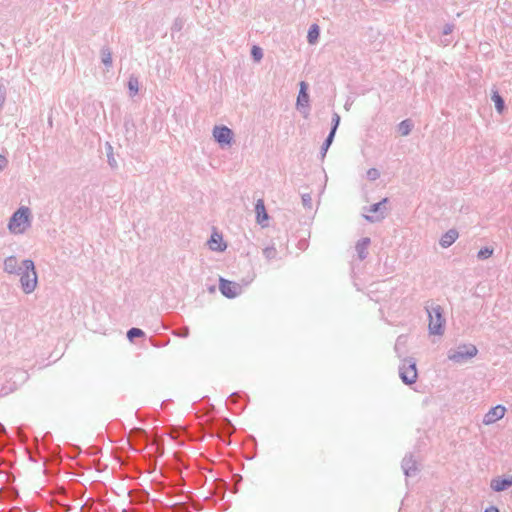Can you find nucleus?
Returning <instances> with one entry per match:
<instances>
[{
  "instance_id": "nucleus-1",
  "label": "nucleus",
  "mask_w": 512,
  "mask_h": 512,
  "mask_svg": "<svg viewBox=\"0 0 512 512\" xmlns=\"http://www.w3.org/2000/svg\"><path fill=\"white\" fill-rule=\"evenodd\" d=\"M30 225V210L27 207L19 208L9 222V230L14 234L23 233Z\"/></svg>"
},
{
  "instance_id": "nucleus-2",
  "label": "nucleus",
  "mask_w": 512,
  "mask_h": 512,
  "mask_svg": "<svg viewBox=\"0 0 512 512\" xmlns=\"http://www.w3.org/2000/svg\"><path fill=\"white\" fill-rule=\"evenodd\" d=\"M24 271L21 274V285L25 293H31L37 286V275L34 263L31 260L23 261Z\"/></svg>"
},
{
  "instance_id": "nucleus-3",
  "label": "nucleus",
  "mask_w": 512,
  "mask_h": 512,
  "mask_svg": "<svg viewBox=\"0 0 512 512\" xmlns=\"http://www.w3.org/2000/svg\"><path fill=\"white\" fill-rule=\"evenodd\" d=\"M429 330L431 334H443L444 319L439 306L432 307L429 311Z\"/></svg>"
},
{
  "instance_id": "nucleus-4",
  "label": "nucleus",
  "mask_w": 512,
  "mask_h": 512,
  "mask_svg": "<svg viewBox=\"0 0 512 512\" xmlns=\"http://www.w3.org/2000/svg\"><path fill=\"white\" fill-rule=\"evenodd\" d=\"M417 369L414 362L404 360L400 367V377L405 384H413L417 380Z\"/></svg>"
},
{
  "instance_id": "nucleus-5",
  "label": "nucleus",
  "mask_w": 512,
  "mask_h": 512,
  "mask_svg": "<svg viewBox=\"0 0 512 512\" xmlns=\"http://www.w3.org/2000/svg\"><path fill=\"white\" fill-rule=\"evenodd\" d=\"M477 354V348L474 345L462 346L458 351L449 355V359L454 362H462L465 359L472 358Z\"/></svg>"
},
{
  "instance_id": "nucleus-6",
  "label": "nucleus",
  "mask_w": 512,
  "mask_h": 512,
  "mask_svg": "<svg viewBox=\"0 0 512 512\" xmlns=\"http://www.w3.org/2000/svg\"><path fill=\"white\" fill-rule=\"evenodd\" d=\"M219 289L227 298H234L240 293V286L237 283L220 278Z\"/></svg>"
},
{
  "instance_id": "nucleus-7",
  "label": "nucleus",
  "mask_w": 512,
  "mask_h": 512,
  "mask_svg": "<svg viewBox=\"0 0 512 512\" xmlns=\"http://www.w3.org/2000/svg\"><path fill=\"white\" fill-rule=\"evenodd\" d=\"M232 131L226 126L215 127L213 136L216 141L221 145H228L232 140Z\"/></svg>"
},
{
  "instance_id": "nucleus-8",
  "label": "nucleus",
  "mask_w": 512,
  "mask_h": 512,
  "mask_svg": "<svg viewBox=\"0 0 512 512\" xmlns=\"http://www.w3.org/2000/svg\"><path fill=\"white\" fill-rule=\"evenodd\" d=\"M506 408L502 405H497L491 408L486 415L484 416L483 422L486 425L492 424L500 419H502L505 415Z\"/></svg>"
},
{
  "instance_id": "nucleus-9",
  "label": "nucleus",
  "mask_w": 512,
  "mask_h": 512,
  "mask_svg": "<svg viewBox=\"0 0 512 512\" xmlns=\"http://www.w3.org/2000/svg\"><path fill=\"white\" fill-rule=\"evenodd\" d=\"M255 211H256L257 223L259 225H261L262 227H266L269 217H268L265 205H264V201L262 199H259L257 201L256 206H255Z\"/></svg>"
},
{
  "instance_id": "nucleus-10",
  "label": "nucleus",
  "mask_w": 512,
  "mask_h": 512,
  "mask_svg": "<svg viewBox=\"0 0 512 512\" xmlns=\"http://www.w3.org/2000/svg\"><path fill=\"white\" fill-rule=\"evenodd\" d=\"M210 249L214 251H223L226 248V244L223 241V238L218 233H213L208 242Z\"/></svg>"
},
{
  "instance_id": "nucleus-11",
  "label": "nucleus",
  "mask_w": 512,
  "mask_h": 512,
  "mask_svg": "<svg viewBox=\"0 0 512 512\" xmlns=\"http://www.w3.org/2000/svg\"><path fill=\"white\" fill-rule=\"evenodd\" d=\"M511 485H512V478H509V479L496 478L491 481V488L497 492L503 491L506 488L510 487Z\"/></svg>"
},
{
  "instance_id": "nucleus-12",
  "label": "nucleus",
  "mask_w": 512,
  "mask_h": 512,
  "mask_svg": "<svg viewBox=\"0 0 512 512\" xmlns=\"http://www.w3.org/2000/svg\"><path fill=\"white\" fill-rule=\"evenodd\" d=\"M458 238V232L454 229L447 231L441 238L440 244L442 247H449Z\"/></svg>"
},
{
  "instance_id": "nucleus-13",
  "label": "nucleus",
  "mask_w": 512,
  "mask_h": 512,
  "mask_svg": "<svg viewBox=\"0 0 512 512\" xmlns=\"http://www.w3.org/2000/svg\"><path fill=\"white\" fill-rule=\"evenodd\" d=\"M309 101V96L307 93V84L305 82L300 83V91L297 97V105L298 106H307Z\"/></svg>"
},
{
  "instance_id": "nucleus-14",
  "label": "nucleus",
  "mask_w": 512,
  "mask_h": 512,
  "mask_svg": "<svg viewBox=\"0 0 512 512\" xmlns=\"http://www.w3.org/2000/svg\"><path fill=\"white\" fill-rule=\"evenodd\" d=\"M318 37H319V27H318V25L313 24L308 31V36H307L308 42L310 44H314L317 41Z\"/></svg>"
},
{
  "instance_id": "nucleus-15",
  "label": "nucleus",
  "mask_w": 512,
  "mask_h": 512,
  "mask_svg": "<svg viewBox=\"0 0 512 512\" xmlns=\"http://www.w3.org/2000/svg\"><path fill=\"white\" fill-rule=\"evenodd\" d=\"M412 124L410 120H404L402 121L398 126V131L402 136H406L411 131Z\"/></svg>"
},
{
  "instance_id": "nucleus-16",
  "label": "nucleus",
  "mask_w": 512,
  "mask_h": 512,
  "mask_svg": "<svg viewBox=\"0 0 512 512\" xmlns=\"http://www.w3.org/2000/svg\"><path fill=\"white\" fill-rule=\"evenodd\" d=\"M17 266V259L15 257H9L5 260V270L9 273L15 272Z\"/></svg>"
},
{
  "instance_id": "nucleus-17",
  "label": "nucleus",
  "mask_w": 512,
  "mask_h": 512,
  "mask_svg": "<svg viewBox=\"0 0 512 512\" xmlns=\"http://www.w3.org/2000/svg\"><path fill=\"white\" fill-rule=\"evenodd\" d=\"M333 120H334V127H333L332 131L330 132V134H329V136H328V138L326 140V147H328L331 144L332 140H333L335 131H336L337 126H338L339 121H340L339 115L335 114L334 117H333Z\"/></svg>"
},
{
  "instance_id": "nucleus-18",
  "label": "nucleus",
  "mask_w": 512,
  "mask_h": 512,
  "mask_svg": "<svg viewBox=\"0 0 512 512\" xmlns=\"http://www.w3.org/2000/svg\"><path fill=\"white\" fill-rule=\"evenodd\" d=\"M492 100L494 101L497 110L499 112H502L503 109H504V101L501 98V96L499 94H497V93H494L493 96H492Z\"/></svg>"
},
{
  "instance_id": "nucleus-19",
  "label": "nucleus",
  "mask_w": 512,
  "mask_h": 512,
  "mask_svg": "<svg viewBox=\"0 0 512 512\" xmlns=\"http://www.w3.org/2000/svg\"><path fill=\"white\" fill-rule=\"evenodd\" d=\"M252 57L256 62H259L263 57L262 49L258 46H253L251 49Z\"/></svg>"
},
{
  "instance_id": "nucleus-20",
  "label": "nucleus",
  "mask_w": 512,
  "mask_h": 512,
  "mask_svg": "<svg viewBox=\"0 0 512 512\" xmlns=\"http://www.w3.org/2000/svg\"><path fill=\"white\" fill-rule=\"evenodd\" d=\"M492 254H493V249L489 248V247H485L478 252V257L480 259H487V258L491 257Z\"/></svg>"
},
{
  "instance_id": "nucleus-21",
  "label": "nucleus",
  "mask_w": 512,
  "mask_h": 512,
  "mask_svg": "<svg viewBox=\"0 0 512 512\" xmlns=\"http://www.w3.org/2000/svg\"><path fill=\"white\" fill-rule=\"evenodd\" d=\"M143 335V331L139 328H132L127 333V336L130 340H132L135 337H142Z\"/></svg>"
},
{
  "instance_id": "nucleus-22",
  "label": "nucleus",
  "mask_w": 512,
  "mask_h": 512,
  "mask_svg": "<svg viewBox=\"0 0 512 512\" xmlns=\"http://www.w3.org/2000/svg\"><path fill=\"white\" fill-rule=\"evenodd\" d=\"M128 87L132 94L135 95L138 92V80L136 78H130Z\"/></svg>"
},
{
  "instance_id": "nucleus-23",
  "label": "nucleus",
  "mask_w": 512,
  "mask_h": 512,
  "mask_svg": "<svg viewBox=\"0 0 512 512\" xmlns=\"http://www.w3.org/2000/svg\"><path fill=\"white\" fill-rule=\"evenodd\" d=\"M102 61L105 65H110L112 62L111 53L109 51H103Z\"/></svg>"
},
{
  "instance_id": "nucleus-24",
  "label": "nucleus",
  "mask_w": 512,
  "mask_h": 512,
  "mask_svg": "<svg viewBox=\"0 0 512 512\" xmlns=\"http://www.w3.org/2000/svg\"><path fill=\"white\" fill-rule=\"evenodd\" d=\"M7 164V160L5 157L3 156H0V169H2L3 167H5Z\"/></svg>"
},
{
  "instance_id": "nucleus-25",
  "label": "nucleus",
  "mask_w": 512,
  "mask_h": 512,
  "mask_svg": "<svg viewBox=\"0 0 512 512\" xmlns=\"http://www.w3.org/2000/svg\"><path fill=\"white\" fill-rule=\"evenodd\" d=\"M485 512H499V510L496 507H489L485 510Z\"/></svg>"
}]
</instances>
